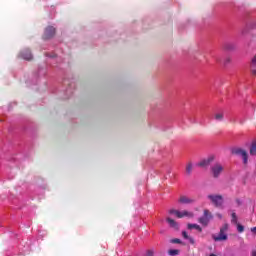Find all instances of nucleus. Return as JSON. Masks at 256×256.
<instances>
[{
  "instance_id": "nucleus-6",
  "label": "nucleus",
  "mask_w": 256,
  "mask_h": 256,
  "mask_svg": "<svg viewBox=\"0 0 256 256\" xmlns=\"http://www.w3.org/2000/svg\"><path fill=\"white\" fill-rule=\"evenodd\" d=\"M212 239H213L214 241H216V242H217V241H227L228 236H227V233H226V232H224L223 230H220L218 236L215 235V234L212 235Z\"/></svg>"
},
{
  "instance_id": "nucleus-5",
  "label": "nucleus",
  "mask_w": 256,
  "mask_h": 256,
  "mask_svg": "<svg viewBox=\"0 0 256 256\" xmlns=\"http://www.w3.org/2000/svg\"><path fill=\"white\" fill-rule=\"evenodd\" d=\"M55 37V27L53 26H48L43 35V39L48 40V39H53Z\"/></svg>"
},
{
  "instance_id": "nucleus-20",
  "label": "nucleus",
  "mask_w": 256,
  "mask_h": 256,
  "mask_svg": "<svg viewBox=\"0 0 256 256\" xmlns=\"http://www.w3.org/2000/svg\"><path fill=\"white\" fill-rule=\"evenodd\" d=\"M229 229L228 224H224L223 227L220 228V231H223L224 233H227V230Z\"/></svg>"
},
{
  "instance_id": "nucleus-26",
  "label": "nucleus",
  "mask_w": 256,
  "mask_h": 256,
  "mask_svg": "<svg viewBox=\"0 0 256 256\" xmlns=\"http://www.w3.org/2000/svg\"><path fill=\"white\" fill-rule=\"evenodd\" d=\"M188 240L190 241V243H191L192 245L195 244V239H193L192 237H189Z\"/></svg>"
},
{
  "instance_id": "nucleus-2",
  "label": "nucleus",
  "mask_w": 256,
  "mask_h": 256,
  "mask_svg": "<svg viewBox=\"0 0 256 256\" xmlns=\"http://www.w3.org/2000/svg\"><path fill=\"white\" fill-rule=\"evenodd\" d=\"M213 219V214H211V211L205 209L203 216L198 219V222L203 225L204 227H207L209 225V221Z\"/></svg>"
},
{
  "instance_id": "nucleus-21",
  "label": "nucleus",
  "mask_w": 256,
  "mask_h": 256,
  "mask_svg": "<svg viewBox=\"0 0 256 256\" xmlns=\"http://www.w3.org/2000/svg\"><path fill=\"white\" fill-rule=\"evenodd\" d=\"M170 243H174V244H178L180 245L181 244V239H178V238H174L170 241Z\"/></svg>"
},
{
  "instance_id": "nucleus-10",
  "label": "nucleus",
  "mask_w": 256,
  "mask_h": 256,
  "mask_svg": "<svg viewBox=\"0 0 256 256\" xmlns=\"http://www.w3.org/2000/svg\"><path fill=\"white\" fill-rule=\"evenodd\" d=\"M176 217L178 219H183L184 217H188V218H193L194 217V214L193 212H189L187 210H183V211H178L176 212Z\"/></svg>"
},
{
  "instance_id": "nucleus-12",
  "label": "nucleus",
  "mask_w": 256,
  "mask_h": 256,
  "mask_svg": "<svg viewBox=\"0 0 256 256\" xmlns=\"http://www.w3.org/2000/svg\"><path fill=\"white\" fill-rule=\"evenodd\" d=\"M215 121H223L225 119V114L223 112H217L214 114Z\"/></svg>"
},
{
  "instance_id": "nucleus-19",
  "label": "nucleus",
  "mask_w": 256,
  "mask_h": 256,
  "mask_svg": "<svg viewBox=\"0 0 256 256\" xmlns=\"http://www.w3.org/2000/svg\"><path fill=\"white\" fill-rule=\"evenodd\" d=\"M168 213H169L170 215H175V216L177 217V213H179V210L170 209V210L168 211Z\"/></svg>"
},
{
  "instance_id": "nucleus-17",
  "label": "nucleus",
  "mask_w": 256,
  "mask_h": 256,
  "mask_svg": "<svg viewBox=\"0 0 256 256\" xmlns=\"http://www.w3.org/2000/svg\"><path fill=\"white\" fill-rule=\"evenodd\" d=\"M235 225L237 227L238 233H243V231H245V226L244 225L239 224V222Z\"/></svg>"
},
{
  "instance_id": "nucleus-13",
  "label": "nucleus",
  "mask_w": 256,
  "mask_h": 256,
  "mask_svg": "<svg viewBox=\"0 0 256 256\" xmlns=\"http://www.w3.org/2000/svg\"><path fill=\"white\" fill-rule=\"evenodd\" d=\"M250 155L256 157V142L253 141L250 145Z\"/></svg>"
},
{
  "instance_id": "nucleus-1",
  "label": "nucleus",
  "mask_w": 256,
  "mask_h": 256,
  "mask_svg": "<svg viewBox=\"0 0 256 256\" xmlns=\"http://www.w3.org/2000/svg\"><path fill=\"white\" fill-rule=\"evenodd\" d=\"M207 197L209 201H211L212 205H214V207H217L218 209H222L223 203H224L222 195L210 194Z\"/></svg>"
},
{
  "instance_id": "nucleus-4",
  "label": "nucleus",
  "mask_w": 256,
  "mask_h": 256,
  "mask_svg": "<svg viewBox=\"0 0 256 256\" xmlns=\"http://www.w3.org/2000/svg\"><path fill=\"white\" fill-rule=\"evenodd\" d=\"M223 165L220 163H216L211 167V173L214 177V179H219L221 173H223Z\"/></svg>"
},
{
  "instance_id": "nucleus-30",
  "label": "nucleus",
  "mask_w": 256,
  "mask_h": 256,
  "mask_svg": "<svg viewBox=\"0 0 256 256\" xmlns=\"http://www.w3.org/2000/svg\"><path fill=\"white\" fill-rule=\"evenodd\" d=\"M210 256H217V255H215V254H210Z\"/></svg>"
},
{
  "instance_id": "nucleus-7",
  "label": "nucleus",
  "mask_w": 256,
  "mask_h": 256,
  "mask_svg": "<svg viewBox=\"0 0 256 256\" xmlns=\"http://www.w3.org/2000/svg\"><path fill=\"white\" fill-rule=\"evenodd\" d=\"M213 161H215V157L209 156L208 158L201 160L198 163V167H209V165H211V163H213Z\"/></svg>"
},
{
  "instance_id": "nucleus-23",
  "label": "nucleus",
  "mask_w": 256,
  "mask_h": 256,
  "mask_svg": "<svg viewBox=\"0 0 256 256\" xmlns=\"http://www.w3.org/2000/svg\"><path fill=\"white\" fill-rule=\"evenodd\" d=\"M182 236L184 237V239H189V235L187 234L186 231L182 232Z\"/></svg>"
},
{
  "instance_id": "nucleus-11",
  "label": "nucleus",
  "mask_w": 256,
  "mask_h": 256,
  "mask_svg": "<svg viewBox=\"0 0 256 256\" xmlns=\"http://www.w3.org/2000/svg\"><path fill=\"white\" fill-rule=\"evenodd\" d=\"M166 221L169 226L172 227V229H175V231H179V224L174 219L167 218Z\"/></svg>"
},
{
  "instance_id": "nucleus-3",
  "label": "nucleus",
  "mask_w": 256,
  "mask_h": 256,
  "mask_svg": "<svg viewBox=\"0 0 256 256\" xmlns=\"http://www.w3.org/2000/svg\"><path fill=\"white\" fill-rule=\"evenodd\" d=\"M232 155H240L243 159V163L244 165H247L248 163V159H249V155L247 154V151L242 149V148H233L231 150Z\"/></svg>"
},
{
  "instance_id": "nucleus-14",
  "label": "nucleus",
  "mask_w": 256,
  "mask_h": 256,
  "mask_svg": "<svg viewBox=\"0 0 256 256\" xmlns=\"http://www.w3.org/2000/svg\"><path fill=\"white\" fill-rule=\"evenodd\" d=\"M188 229H196V231H199V233L203 231V228H201L199 224H188Z\"/></svg>"
},
{
  "instance_id": "nucleus-25",
  "label": "nucleus",
  "mask_w": 256,
  "mask_h": 256,
  "mask_svg": "<svg viewBox=\"0 0 256 256\" xmlns=\"http://www.w3.org/2000/svg\"><path fill=\"white\" fill-rule=\"evenodd\" d=\"M228 63H231V58H226L224 60V65H227Z\"/></svg>"
},
{
  "instance_id": "nucleus-29",
  "label": "nucleus",
  "mask_w": 256,
  "mask_h": 256,
  "mask_svg": "<svg viewBox=\"0 0 256 256\" xmlns=\"http://www.w3.org/2000/svg\"><path fill=\"white\" fill-rule=\"evenodd\" d=\"M252 256H256V250L252 251Z\"/></svg>"
},
{
  "instance_id": "nucleus-16",
  "label": "nucleus",
  "mask_w": 256,
  "mask_h": 256,
  "mask_svg": "<svg viewBox=\"0 0 256 256\" xmlns=\"http://www.w3.org/2000/svg\"><path fill=\"white\" fill-rule=\"evenodd\" d=\"M231 217H232V219H231V223H233V225H237L239 222H238V219H237V214L235 213V212H233L232 214H231Z\"/></svg>"
},
{
  "instance_id": "nucleus-9",
  "label": "nucleus",
  "mask_w": 256,
  "mask_h": 256,
  "mask_svg": "<svg viewBox=\"0 0 256 256\" xmlns=\"http://www.w3.org/2000/svg\"><path fill=\"white\" fill-rule=\"evenodd\" d=\"M21 59H25V61H31L33 59V54H31V50L24 49L20 52Z\"/></svg>"
},
{
  "instance_id": "nucleus-24",
  "label": "nucleus",
  "mask_w": 256,
  "mask_h": 256,
  "mask_svg": "<svg viewBox=\"0 0 256 256\" xmlns=\"http://www.w3.org/2000/svg\"><path fill=\"white\" fill-rule=\"evenodd\" d=\"M147 255L148 256H153V255H155V252L153 250H148Z\"/></svg>"
},
{
  "instance_id": "nucleus-15",
  "label": "nucleus",
  "mask_w": 256,
  "mask_h": 256,
  "mask_svg": "<svg viewBox=\"0 0 256 256\" xmlns=\"http://www.w3.org/2000/svg\"><path fill=\"white\" fill-rule=\"evenodd\" d=\"M193 173V163L189 162L186 166V175H191Z\"/></svg>"
},
{
  "instance_id": "nucleus-8",
  "label": "nucleus",
  "mask_w": 256,
  "mask_h": 256,
  "mask_svg": "<svg viewBox=\"0 0 256 256\" xmlns=\"http://www.w3.org/2000/svg\"><path fill=\"white\" fill-rule=\"evenodd\" d=\"M179 203L182 205H192V203H195V199L188 197L187 195L180 196Z\"/></svg>"
},
{
  "instance_id": "nucleus-27",
  "label": "nucleus",
  "mask_w": 256,
  "mask_h": 256,
  "mask_svg": "<svg viewBox=\"0 0 256 256\" xmlns=\"http://www.w3.org/2000/svg\"><path fill=\"white\" fill-rule=\"evenodd\" d=\"M250 231H251V233H253L254 235H256V227H252V228L250 229Z\"/></svg>"
},
{
  "instance_id": "nucleus-28",
  "label": "nucleus",
  "mask_w": 256,
  "mask_h": 256,
  "mask_svg": "<svg viewBox=\"0 0 256 256\" xmlns=\"http://www.w3.org/2000/svg\"><path fill=\"white\" fill-rule=\"evenodd\" d=\"M236 203H237V205H241V200L240 199H236Z\"/></svg>"
},
{
  "instance_id": "nucleus-22",
  "label": "nucleus",
  "mask_w": 256,
  "mask_h": 256,
  "mask_svg": "<svg viewBox=\"0 0 256 256\" xmlns=\"http://www.w3.org/2000/svg\"><path fill=\"white\" fill-rule=\"evenodd\" d=\"M233 48H234V46L231 45V44H226V45L224 46V49H226L227 51H231V49H233Z\"/></svg>"
},
{
  "instance_id": "nucleus-18",
  "label": "nucleus",
  "mask_w": 256,
  "mask_h": 256,
  "mask_svg": "<svg viewBox=\"0 0 256 256\" xmlns=\"http://www.w3.org/2000/svg\"><path fill=\"white\" fill-rule=\"evenodd\" d=\"M168 255H171V256L179 255V250L171 249L168 251Z\"/></svg>"
}]
</instances>
